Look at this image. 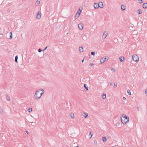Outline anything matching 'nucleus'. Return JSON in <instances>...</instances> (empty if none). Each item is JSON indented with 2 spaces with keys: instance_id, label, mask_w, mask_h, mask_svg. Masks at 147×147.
<instances>
[{
  "instance_id": "obj_9",
  "label": "nucleus",
  "mask_w": 147,
  "mask_h": 147,
  "mask_svg": "<svg viewBox=\"0 0 147 147\" xmlns=\"http://www.w3.org/2000/svg\"><path fill=\"white\" fill-rule=\"evenodd\" d=\"M40 0H37L35 3V5L36 6L38 5L40 2Z\"/></svg>"
},
{
  "instance_id": "obj_8",
  "label": "nucleus",
  "mask_w": 147,
  "mask_h": 147,
  "mask_svg": "<svg viewBox=\"0 0 147 147\" xmlns=\"http://www.w3.org/2000/svg\"><path fill=\"white\" fill-rule=\"evenodd\" d=\"M81 13V12H80V11H78L76 15V16H75L76 17H78L79 16H80V15Z\"/></svg>"
},
{
  "instance_id": "obj_34",
  "label": "nucleus",
  "mask_w": 147,
  "mask_h": 147,
  "mask_svg": "<svg viewBox=\"0 0 147 147\" xmlns=\"http://www.w3.org/2000/svg\"><path fill=\"white\" fill-rule=\"evenodd\" d=\"M41 49H38V52H41Z\"/></svg>"
},
{
  "instance_id": "obj_16",
  "label": "nucleus",
  "mask_w": 147,
  "mask_h": 147,
  "mask_svg": "<svg viewBox=\"0 0 147 147\" xmlns=\"http://www.w3.org/2000/svg\"><path fill=\"white\" fill-rule=\"evenodd\" d=\"M70 116L72 119H73L74 117V114L73 113H71L70 114Z\"/></svg>"
},
{
  "instance_id": "obj_15",
  "label": "nucleus",
  "mask_w": 147,
  "mask_h": 147,
  "mask_svg": "<svg viewBox=\"0 0 147 147\" xmlns=\"http://www.w3.org/2000/svg\"><path fill=\"white\" fill-rule=\"evenodd\" d=\"M119 59L121 62H122L125 59L124 57H121Z\"/></svg>"
},
{
  "instance_id": "obj_10",
  "label": "nucleus",
  "mask_w": 147,
  "mask_h": 147,
  "mask_svg": "<svg viewBox=\"0 0 147 147\" xmlns=\"http://www.w3.org/2000/svg\"><path fill=\"white\" fill-rule=\"evenodd\" d=\"M82 115L83 116L85 117V118H86L88 115L87 113H83L82 114Z\"/></svg>"
},
{
  "instance_id": "obj_39",
  "label": "nucleus",
  "mask_w": 147,
  "mask_h": 147,
  "mask_svg": "<svg viewBox=\"0 0 147 147\" xmlns=\"http://www.w3.org/2000/svg\"><path fill=\"white\" fill-rule=\"evenodd\" d=\"M47 47H46V48L44 50H46L47 49Z\"/></svg>"
},
{
  "instance_id": "obj_38",
  "label": "nucleus",
  "mask_w": 147,
  "mask_h": 147,
  "mask_svg": "<svg viewBox=\"0 0 147 147\" xmlns=\"http://www.w3.org/2000/svg\"><path fill=\"white\" fill-rule=\"evenodd\" d=\"M10 34L11 35H12V32H10Z\"/></svg>"
},
{
  "instance_id": "obj_41",
  "label": "nucleus",
  "mask_w": 147,
  "mask_h": 147,
  "mask_svg": "<svg viewBox=\"0 0 147 147\" xmlns=\"http://www.w3.org/2000/svg\"><path fill=\"white\" fill-rule=\"evenodd\" d=\"M74 147H79L78 146H75Z\"/></svg>"
},
{
  "instance_id": "obj_24",
  "label": "nucleus",
  "mask_w": 147,
  "mask_h": 147,
  "mask_svg": "<svg viewBox=\"0 0 147 147\" xmlns=\"http://www.w3.org/2000/svg\"><path fill=\"white\" fill-rule=\"evenodd\" d=\"M18 57L17 56H16L15 57V61H16V62H17V60L18 59Z\"/></svg>"
},
{
  "instance_id": "obj_4",
  "label": "nucleus",
  "mask_w": 147,
  "mask_h": 147,
  "mask_svg": "<svg viewBox=\"0 0 147 147\" xmlns=\"http://www.w3.org/2000/svg\"><path fill=\"white\" fill-rule=\"evenodd\" d=\"M108 33L107 32L105 31L103 33L102 36V38L103 39H105L107 37V35Z\"/></svg>"
},
{
  "instance_id": "obj_5",
  "label": "nucleus",
  "mask_w": 147,
  "mask_h": 147,
  "mask_svg": "<svg viewBox=\"0 0 147 147\" xmlns=\"http://www.w3.org/2000/svg\"><path fill=\"white\" fill-rule=\"evenodd\" d=\"M41 16V13L40 12H38L37 14L36 18L38 19H40Z\"/></svg>"
},
{
  "instance_id": "obj_40",
  "label": "nucleus",
  "mask_w": 147,
  "mask_h": 147,
  "mask_svg": "<svg viewBox=\"0 0 147 147\" xmlns=\"http://www.w3.org/2000/svg\"><path fill=\"white\" fill-rule=\"evenodd\" d=\"M84 61V59H83V60H82V62H83V61Z\"/></svg>"
},
{
  "instance_id": "obj_37",
  "label": "nucleus",
  "mask_w": 147,
  "mask_h": 147,
  "mask_svg": "<svg viewBox=\"0 0 147 147\" xmlns=\"http://www.w3.org/2000/svg\"><path fill=\"white\" fill-rule=\"evenodd\" d=\"M123 100H126V98L125 97H123Z\"/></svg>"
},
{
  "instance_id": "obj_32",
  "label": "nucleus",
  "mask_w": 147,
  "mask_h": 147,
  "mask_svg": "<svg viewBox=\"0 0 147 147\" xmlns=\"http://www.w3.org/2000/svg\"><path fill=\"white\" fill-rule=\"evenodd\" d=\"M105 58V60H107L108 59V57H105V58Z\"/></svg>"
},
{
  "instance_id": "obj_2",
  "label": "nucleus",
  "mask_w": 147,
  "mask_h": 147,
  "mask_svg": "<svg viewBox=\"0 0 147 147\" xmlns=\"http://www.w3.org/2000/svg\"><path fill=\"white\" fill-rule=\"evenodd\" d=\"M121 120L123 124L127 123L129 121V118L125 115H122L121 117Z\"/></svg>"
},
{
  "instance_id": "obj_1",
  "label": "nucleus",
  "mask_w": 147,
  "mask_h": 147,
  "mask_svg": "<svg viewBox=\"0 0 147 147\" xmlns=\"http://www.w3.org/2000/svg\"><path fill=\"white\" fill-rule=\"evenodd\" d=\"M44 91L43 90L39 89L36 91L35 93V98L36 99L40 98L42 94L44 93Z\"/></svg>"
},
{
  "instance_id": "obj_18",
  "label": "nucleus",
  "mask_w": 147,
  "mask_h": 147,
  "mask_svg": "<svg viewBox=\"0 0 147 147\" xmlns=\"http://www.w3.org/2000/svg\"><path fill=\"white\" fill-rule=\"evenodd\" d=\"M142 11L141 9H138V13L139 14H140L142 13Z\"/></svg>"
},
{
  "instance_id": "obj_35",
  "label": "nucleus",
  "mask_w": 147,
  "mask_h": 147,
  "mask_svg": "<svg viewBox=\"0 0 147 147\" xmlns=\"http://www.w3.org/2000/svg\"><path fill=\"white\" fill-rule=\"evenodd\" d=\"M10 39H11L12 38V35H11L10 36Z\"/></svg>"
},
{
  "instance_id": "obj_22",
  "label": "nucleus",
  "mask_w": 147,
  "mask_h": 147,
  "mask_svg": "<svg viewBox=\"0 0 147 147\" xmlns=\"http://www.w3.org/2000/svg\"><path fill=\"white\" fill-rule=\"evenodd\" d=\"M32 111V109L31 108H29L28 109V111L29 112H30Z\"/></svg>"
},
{
  "instance_id": "obj_27",
  "label": "nucleus",
  "mask_w": 147,
  "mask_h": 147,
  "mask_svg": "<svg viewBox=\"0 0 147 147\" xmlns=\"http://www.w3.org/2000/svg\"><path fill=\"white\" fill-rule=\"evenodd\" d=\"M2 113V110L1 107H0V113Z\"/></svg>"
},
{
  "instance_id": "obj_17",
  "label": "nucleus",
  "mask_w": 147,
  "mask_h": 147,
  "mask_svg": "<svg viewBox=\"0 0 147 147\" xmlns=\"http://www.w3.org/2000/svg\"><path fill=\"white\" fill-rule=\"evenodd\" d=\"M79 50L80 52H82L83 51V49L82 47H80L79 48Z\"/></svg>"
},
{
  "instance_id": "obj_31",
  "label": "nucleus",
  "mask_w": 147,
  "mask_h": 147,
  "mask_svg": "<svg viewBox=\"0 0 147 147\" xmlns=\"http://www.w3.org/2000/svg\"><path fill=\"white\" fill-rule=\"evenodd\" d=\"M94 65L92 63H90V66H92Z\"/></svg>"
},
{
  "instance_id": "obj_26",
  "label": "nucleus",
  "mask_w": 147,
  "mask_h": 147,
  "mask_svg": "<svg viewBox=\"0 0 147 147\" xmlns=\"http://www.w3.org/2000/svg\"><path fill=\"white\" fill-rule=\"evenodd\" d=\"M111 70L113 71V72H115V70L113 68H112L111 69Z\"/></svg>"
},
{
  "instance_id": "obj_21",
  "label": "nucleus",
  "mask_w": 147,
  "mask_h": 147,
  "mask_svg": "<svg viewBox=\"0 0 147 147\" xmlns=\"http://www.w3.org/2000/svg\"><path fill=\"white\" fill-rule=\"evenodd\" d=\"M127 92L129 95H130L131 94L130 91L128 89L127 90Z\"/></svg>"
},
{
  "instance_id": "obj_12",
  "label": "nucleus",
  "mask_w": 147,
  "mask_h": 147,
  "mask_svg": "<svg viewBox=\"0 0 147 147\" xmlns=\"http://www.w3.org/2000/svg\"><path fill=\"white\" fill-rule=\"evenodd\" d=\"M94 7L95 8H97L98 7V3H95L94 4Z\"/></svg>"
},
{
  "instance_id": "obj_25",
  "label": "nucleus",
  "mask_w": 147,
  "mask_h": 147,
  "mask_svg": "<svg viewBox=\"0 0 147 147\" xmlns=\"http://www.w3.org/2000/svg\"><path fill=\"white\" fill-rule=\"evenodd\" d=\"M84 87H85V88H86V89L87 90H88V87L86 86V84H84Z\"/></svg>"
},
{
  "instance_id": "obj_29",
  "label": "nucleus",
  "mask_w": 147,
  "mask_h": 147,
  "mask_svg": "<svg viewBox=\"0 0 147 147\" xmlns=\"http://www.w3.org/2000/svg\"><path fill=\"white\" fill-rule=\"evenodd\" d=\"M91 54L92 55H95V52H91Z\"/></svg>"
},
{
  "instance_id": "obj_33",
  "label": "nucleus",
  "mask_w": 147,
  "mask_h": 147,
  "mask_svg": "<svg viewBox=\"0 0 147 147\" xmlns=\"http://www.w3.org/2000/svg\"><path fill=\"white\" fill-rule=\"evenodd\" d=\"M90 135H91L90 138H91L92 137V135L91 134V132H90Z\"/></svg>"
},
{
  "instance_id": "obj_20",
  "label": "nucleus",
  "mask_w": 147,
  "mask_h": 147,
  "mask_svg": "<svg viewBox=\"0 0 147 147\" xmlns=\"http://www.w3.org/2000/svg\"><path fill=\"white\" fill-rule=\"evenodd\" d=\"M107 138L105 137H103L102 138V140L103 142L106 141H107Z\"/></svg>"
},
{
  "instance_id": "obj_36",
  "label": "nucleus",
  "mask_w": 147,
  "mask_h": 147,
  "mask_svg": "<svg viewBox=\"0 0 147 147\" xmlns=\"http://www.w3.org/2000/svg\"><path fill=\"white\" fill-rule=\"evenodd\" d=\"M145 93L147 94V89H146L145 91Z\"/></svg>"
},
{
  "instance_id": "obj_3",
  "label": "nucleus",
  "mask_w": 147,
  "mask_h": 147,
  "mask_svg": "<svg viewBox=\"0 0 147 147\" xmlns=\"http://www.w3.org/2000/svg\"><path fill=\"white\" fill-rule=\"evenodd\" d=\"M133 60L136 62H138L139 60V57L137 55H134L132 57Z\"/></svg>"
},
{
  "instance_id": "obj_13",
  "label": "nucleus",
  "mask_w": 147,
  "mask_h": 147,
  "mask_svg": "<svg viewBox=\"0 0 147 147\" xmlns=\"http://www.w3.org/2000/svg\"><path fill=\"white\" fill-rule=\"evenodd\" d=\"M121 7V9L123 10H125L126 8V7L125 6V5H122Z\"/></svg>"
},
{
  "instance_id": "obj_23",
  "label": "nucleus",
  "mask_w": 147,
  "mask_h": 147,
  "mask_svg": "<svg viewBox=\"0 0 147 147\" xmlns=\"http://www.w3.org/2000/svg\"><path fill=\"white\" fill-rule=\"evenodd\" d=\"M143 0H139V2L140 3H143Z\"/></svg>"
},
{
  "instance_id": "obj_14",
  "label": "nucleus",
  "mask_w": 147,
  "mask_h": 147,
  "mask_svg": "<svg viewBox=\"0 0 147 147\" xmlns=\"http://www.w3.org/2000/svg\"><path fill=\"white\" fill-rule=\"evenodd\" d=\"M104 57L102 58L100 60V61L101 63H103L106 60Z\"/></svg>"
},
{
  "instance_id": "obj_11",
  "label": "nucleus",
  "mask_w": 147,
  "mask_h": 147,
  "mask_svg": "<svg viewBox=\"0 0 147 147\" xmlns=\"http://www.w3.org/2000/svg\"><path fill=\"white\" fill-rule=\"evenodd\" d=\"M143 8L144 9L147 8V3H144L143 5Z\"/></svg>"
},
{
  "instance_id": "obj_19",
  "label": "nucleus",
  "mask_w": 147,
  "mask_h": 147,
  "mask_svg": "<svg viewBox=\"0 0 147 147\" xmlns=\"http://www.w3.org/2000/svg\"><path fill=\"white\" fill-rule=\"evenodd\" d=\"M106 98V94L105 93H103L102 94V98L103 99H105Z\"/></svg>"
},
{
  "instance_id": "obj_6",
  "label": "nucleus",
  "mask_w": 147,
  "mask_h": 147,
  "mask_svg": "<svg viewBox=\"0 0 147 147\" xmlns=\"http://www.w3.org/2000/svg\"><path fill=\"white\" fill-rule=\"evenodd\" d=\"M78 28L80 30H82L83 29V25L82 24H80L78 25Z\"/></svg>"
},
{
  "instance_id": "obj_30",
  "label": "nucleus",
  "mask_w": 147,
  "mask_h": 147,
  "mask_svg": "<svg viewBox=\"0 0 147 147\" xmlns=\"http://www.w3.org/2000/svg\"><path fill=\"white\" fill-rule=\"evenodd\" d=\"M114 86H115L116 87L117 86V83H114Z\"/></svg>"
},
{
  "instance_id": "obj_28",
  "label": "nucleus",
  "mask_w": 147,
  "mask_h": 147,
  "mask_svg": "<svg viewBox=\"0 0 147 147\" xmlns=\"http://www.w3.org/2000/svg\"><path fill=\"white\" fill-rule=\"evenodd\" d=\"M82 10V8H79V10L78 11H80V12H81Z\"/></svg>"
},
{
  "instance_id": "obj_7",
  "label": "nucleus",
  "mask_w": 147,
  "mask_h": 147,
  "mask_svg": "<svg viewBox=\"0 0 147 147\" xmlns=\"http://www.w3.org/2000/svg\"><path fill=\"white\" fill-rule=\"evenodd\" d=\"M98 4V7H100L102 8L103 7V4L102 2H100Z\"/></svg>"
}]
</instances>
